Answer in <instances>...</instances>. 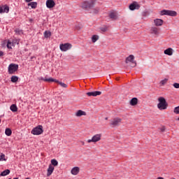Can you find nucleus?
I'll use <instances>...</instances> for the list:
<instances>
[{
	"label": "nucleus",
	"mask_w": 179,
	"mask_h": 179,
	"mask_svg": "<svg viewBox=\"0 0 179 179\" xmlns=\"http://www.w3.org/2000/svg\"><path fill=\"white\" fill-rule=\"evenodd\" d=\"M29 21H30V22H33V19H30Z\"/></svg>",
	"instance_id": "de8ad7c7"
},
{
	"label": "nucleus",
	"mask_w": 179,
	"mask_h": 179,
	"mask_svg": "<svg viewBox=\"0 0 179 179\" xmlns=\"http://www.w3.org/2000/svg\"><path fill=\"white\" fill-rule=\"evenodd\" d=\"M159 103L157 104V107L159 110H167V107H169V103L166 101L164 97H159L158 99Z\"/></svg>",
	"instance_id": "f03ea898"
},
{
	"label": "nucleus",
	"mask_w": 179,
	"mask_h": 179,
	"mask_svg": "<svg viewBox=\"0 0 179 179\" xmlns=\"http://www.w3.org/2000/svg\"><path fill=\"white\" fill-rule=\"evenodd\" d=\"M99 12H100V8H95L94 10H93V13H95V15H97V13H99Z\"/></svg>",
	"instance_id": "72a5a7b5"
},
{
	"label": "nucleus",
	"mask_w": 179,
	"mask_h": 179,
	"mask_svg": "<svg viewBox=\"0 0 179 179\" xmlns=\"http://www.w3.org/2000/svg\"><path fill=\"white\" fill-rule=\"evenodd\" d=\"M18 69H19V64L12 63L8 66V73H9V75H13L15 72H17Z\"/></svg>",
	"instance_id": "7ed1b4c3"
},
{
	"label": "nucleus",
	"mask_w": 179,
	"mask_h": 179,
	"mask_svg": "<svg viewBox=\"0 0 179 179\" xmlns=\"http://www.w3.org/2000/svg\"><path fill=\"white\" fill-rule=\"evenodd\" d=\"M109 17L112 19V20H117V19H118V15H117V13L111 12L109 13Z\"/></svg>",
	"instance_id": "f3484780"
},
{
	"label": "nucleus",
	"mask_w": 179,
	"mask_h": 179,
	"mask_svg": "<svg viewBox=\"0 0 179 179\" xmlns=\"http://www.w3.org/2000/svg\"><path fill=\"white\" fill-rule=\"evenodd\" d=\"M53 172H54V166L50 164L48 169L47 177H50V176H51V174H52Z\"/></svg>",
	"instance_id": "a211bd4d"
},
{
	"label": "nucleus",
	"mask_w": 179,
	"mask_h": 179,
	"mask_svg": "<svg viewBox=\"0 0 179 179\" xmlns=\"http://www.w3.org/2000/svg\"><path fill=\"white\" fill-rule=\"evenodd\" d=\"M154 23L155 26L159 27V26H163V23H164V21L162 19H155L154 20Z\"/></svg>",
	"instance_id": "2eb2a0df"
},
{
	"label": "nucleus",
	"mask_w": 179,
	"mask_h": 179,
	"mask_svg": "<svg viewBox=\"0 0 179 179\" xmlns=\"http://www.w3.org/2000/svg\"><path fill=\"white\" fill-rule=\"evenodd\" d=\"M105 120H108V117H106Z\"/></svg>",
	"instance_id": "09e8293b"
},
{
	"label": "nucleus",
	"mask_w": 179,
	"mask_h": 179,
	"mask_svg": "<svg viewBox=\"0 0 179 179\" xmlns=\"http://www.w3.org/2000/svg\"><path fill=\"white\" fill-rule=\"evenodd\" d=\"M121 122H122V119L120 117H115L110 120V125L112 128H115V127H118Z\"/></svg>",
	"instance_id": "423d86ee"
},
{
	"label": "nucleus",
	"mask_w": 179,
	"mask_h": 179,
	"mask_svg": "<svg viewBox=\"0 0 179 179\" xmlns=\"http://www.w3.org/2000/svg\"><path fill=\"white\" fill-rule=\"evenodd\" d=\"M95 3L96 1L94 0L86 1L81 3L80 7L82 9H85V10H89V9H92L94 6Z\"/></svg>",
	"instance_id": "f257e3e1"
},
{
	"label": "nucleus",
	"mask_w": 179,
	"mask_h": 179,
	"mask_svg": "<svg viewBox=\"0 0 179 179\" xmlns=\"http://www.w3.org/2000/svg\"><path fill=\"white\" fill-rule=\"evenodd\" d=\"M101 31L106 32L107 31V30H108V28H107V27H102L100 28Z\"/></svg>",
	"instance_id": "e433bc0d"
},
{
	"label": "nucleus",
	"mask_w": 179,
	"mask_h": 179,
	"mask_svg": "<svg viewBox=\"0 0 179 179\" xmlns=\"http://www.w3.org/2000/svg\"><path fill=\"white\" fill-rule=\"evenodd\" d=\"M56 83H58V85H59L62 87H64V89H66V87H68V85L60 82L59 80H57V82H56Z\"/></svg>",
	"instance_id": "cd10ccee"
},
{
	"label": "nucleus",
	"mask_w": 179,
	"mask_h": 179,
	"mask_svg": "<svg viewBox=\"0 0 179 179\" xmlns=\"http://www.w3.org/2000/svg\"><path fill=\"white\" fill-rule=\"evenodd\" d=\"M76 117H82V115H86V112H85L82 110H79L76 113Z\"/></svg>",
	"instance_id": "4be33fe9"
},
{
	"label": "nucleus",
	"mask_w": 179,
	"mask_h": 179,
	"mask_svg": "<svg viewBox=\"0 0 179 179\" xmlns=\"http://www.w3.org/2000/svg\"><path fill=\"white\" fill-rule=\"evenodd\" d=\"M8 12L9 6L8 5L0 6V13H8Z\"/></svg>",
	"instance_id": "ddd939ff"
},
{
	"label": "nucleus",
	"mask_w": 179,
	"mask_h": 179,
	"mask_svg": "<svg viewBox=\"0 0 179 179\" xmlns=\"http://www.w3.org/2000/svg\"><path fill=\"white\" fill-rule=\"evenodd\" d=\"M31 132L33 135H41V134L44 132V130L41 125H38L36 127H34Z\"/></svg>",
	"instance_id": "0eeeda50"
},
{
	"label": "nucleus",
	"mask_w": 179,
	"mask_h": 179,
	"mask_svg": "<svg viewBox=\"0 0 179 179\" xmlns=\"http://www.w3.org/2000/svg\"><path fill=\"white\" fill-rule=\"evenodd\" d=\"M33 59H36V56L31 57V61H33Z\"/></svg>",
	"instance_id": "79ce46f5"
},
{
	"label": "nucleus",
	"mask_w": 179,
	"mask_h": 179,
	"mask_svg": "<svg viewBox=\"0 0 179 179\" xmlns=\"http://www.w3.org/2000/svg\"><path fill=\"white\" fill-rule=\"evenodd\" d=\"M10 80L13 83H16V82H17V80H19V77H17L16 76H13L10 78Z\"/></svg>",
	"instance_id": "393cba45"
},
{
	"label": "nucleus",
	"mask_w": 179,
	"mask_h": 179,
	"mask_svg": "<svg viewBox=\"0 0 179 179\" xmlns=\"http://www.w3.org/2000/svg\"><path fill=\"white\" fill-rule=\"evenodd\" d=\"M59 48L61 51L66 52L68 51V50H71V48H72V44L69 43H62L59 45Z\"/></svg>",
	"instance_id": "6e6552de"
},
{
	"label": "nucleus",
	"mask_w": 179,
	"mask_h": 179,
	"mask_svg": "<svg viewBox=\"0 0 179 179\" xmlns=\"http://www.w3.org/2000/svg\"><path fill=\"white\" fill-rule=\"evenodd\" d=\"M164 52L166 55H173V48H169L168 49L165 50Z\"/></svg>",
	"instance_id": "aec40b11"
},
{
	"label": "nucleus",
	"mask_w": 179,
	"mask_h": 179,
	"mask_svg": "<svg viewBox=\"0 0 179 179\" xmlns=\"http://www.w3.org/2000/svg\"><path fill=\"white\" fill-rule=\"evenodd\" d=\"M0 57H3V52L0 50Z\"/></svg>",
	"instance_id": "a19ab883"
},
{
	"label": "nucleus",
	"mask_w": 179,
	"mask_h": 179,
	"mask_svg": "<svg viewBox=\"0 0 179 179\" xmlns=\"http://www.w3.org/2000/svg\"><path fill=\"white\" fill-rule=\"evenodd\" d=\"M80 170V168L78 166L73 167L71 169V174H73V176H78V174H79Z\"/></svg>",
	"instance_id": "dca6fc26"
},
{
	"label": "nucleus",
	"mask_w": 179,
	"mask_h": 179,
	"mask_svg": "<svg viewBox=\"0 0 179 179\" xmlns=\"http://www.w3.org/2000/svg\"><path fill=\"white\" fill-rule=\"evenodd\" d=\"M44 36L45 38H48L49 37H51V31H45L44 32Z\"/></svg>",
	"instance_id": "c756f323"
},
{
	"label": "nucleus",
	"mask_w": 179,
	"mask_h": 179,
	"mask_svg": "<svg viewBox=\"0 0 179 179\" xmlns=\"http://www.w3.org/2000/svg\"><path fill=\"white\" fill-rule=\"evenodd\" d=\"M10 173V170L6 169L5 171H3V172L1 173L0 176L1 177H5V176H8Z\"/></svg>",
	"instance_id": "5701e85b"
},
{
	"label": "nucleus",
	"mask_w": 179,
	"mask_h": 179,
	"mask_svg": "<svg viewBox=\"0 0 179 179\" xmlns=\"http://www.w3.org/2000/svg\"><path fill=\"white\" fill-rule=\"evenodd\" d=\"M0 124H1V119H0Z\"/></svg>",
	"instance_id": "8fccbe9b"
},
{
	"label": "nucleus",
	"mask_w": 179,
	"mask_h": 179,
	"mask_svg": "<svg viewBox=\"0 0 179 179\" xmlns=\"http://www.w3.org/2000/svg\"><path fill=\"white\" fill-rule=\"evenodd\" d=\"M5 134L7 136H10V135H12V129L10 128H6L5 130Z\"/></svg>",
	"instance_id": "bb28decb"
},
{
	"label": "nucleus",
	"mask_w": 179,
	"mask_h": 179,
	"mask_svg": "<svg viewBox=\"0 0 179 179\" xmlns=\"http://www.w3.org/2000/svg\"><path fill=\"white\" fill-rule=\"evenodd\" d=\"M173 113H174L175 114H179V106H177V107H176V108H174Z\"/></svg>",
	"instance_id": "c9c22d12"
},
{
	"label": "nucleus",
	"mask_w": 179,
	"mask_h": 179,
	"mask_svg": "<svg viewBox=\"0 0 179 179\" xmlns=\"http://www.w3.org/2000/svg\"><path fill=\"white\" fill-rule=\"evenodd\" d=\"M138 104V98H132L130 101V106H136Z\"/></svg>",
	"instance_id": "412c9836"
},
{
	"label": "nucleus",
	"mask_w": 179,
	"mask_h": 179,
	"mask_svg": "<svg viewBox=\"0 0 179 179\" xmlns=\"http://www.w3.org/2000/svg\"><path fill=\"white\" fill-rule=\"evenodd\" d=\"M157 179H164L163 177H158Z\"/></svg>",
	"instance_id": "c03bdc74"
},
{
	"label": "nucleus",
	"mask_w": 179,
	"mask_h": 179,
	"mask_svg": "<svg viewBox=\"0 0 179 179\" xmlns=\"http://www.w3.org/2000/svg\"><path fill=\"white\" fill-rule=\"evenodd\" d=\"M139 8H141V6L136 3V2L132 3L129 6L130 10H135V9H139Z\"/></svg>",
	"instance_id": "4468645a"
},
{
	"label": "nucleus",
	"mask_w": 179,
	"mask_h": 179,
	"mask_svg": "<svg viewBox=\"0 0 179 179\" xmlns=\"http://www.w3.org/2000/svg\"><path fill=\"white\" fill-rule=\"evenodd\" d=\"M161 16H177V12L171 10H162L160 11Z\"/></svg>",
	"instance_id": "20e7f679"
},
{
	"label": "nucleus",
	"mask_w": 179,
	"mask_h": 179,
	"mask_svg": "<svg viewBox=\"0 0 179 179\" xmlns=\"http://www.w3.org/2000/svg\"><path fill=\"white\" fill-rule=\"evenodd\" d=\"M166 131V127H163L161 128V132H164Z\"/></svg>",
	"instance_id": "ea45409f"
},
{
	"label": "nucleus",
	"mask_w": 179,
	"mask_h": 179,
	"mask_svg": "<svg viewBox=\"0 0 179 179\" xmlns=\"http://www.w3.org/2000/svg\"><path fill=\"white\" fill-rule=\"evenodd\" d=\"M99 141H101V134H96L94 135L92 139L87 140V143H91V142H99Z\"/></svg>",
	"instance_id": "1a4fd4ad"
},
{
	"label": "nucleus",
	"mask_w": 179,
	"mask_h": 179,
	"mask_svg": "<svg viewBox=\"0 0 179 179\" xmlns=\"http://www.w3.org/2000/svg\"><path fill=\"white\" fill-rule=\"evenodd\" d=\"M33 0H25V2H31Z\"/></svg>",
	"instance_id": "37998d69"
},
{
	"label": "nucleus",
	"mask_w": 179,
	"mask_h": 179,
	"mask_svg": "<svg viewBox=\"0 0 179 179\" xmlns=\"http://www.w3.org/2000/svg\"><path fill=\"white\" fill-rule=\"evenodd\" d=\"M15 33H16L17 34H23V31L21 30V29H15Z\"/></svg>",
	"instance_id": "f704fd0d"
},
{
	"label": "nucleus",
	"mask_w": 179,
	"mask_h": 179,
	"mask_svg": "<svg viewBox=\"0 0 179 179\" xmlns=\"http://www.w3.org/2000/svg\"><path fill=\"white\" fill-rule=\"evenodd\" d=\"M167 82H169V79L165 78V79L161 80L159 84H160L161 86H164V85H166L167 83Z\"/></svg>",
	"instance_id": "7c9ffc66"
},
{
	"label": "nucleus",
	"mask_w": 179,
	"mask_h": 179,
	"mask_svg": "<svg viewBox=\"0 0 179 179\" xmlns=\"http://www.w3.org/2000/svg\"><path fill=\"white\" fill-rule=\"evenodd\" d=\"M101 94V92L100 91H94L91 92H87V95H88L89 97H96V96H100Z\"/></svg>",
	"instance_id": "f8f14e48"
},
{
	"label": "nucleus",
	"mask_w": 179,
	"mask_h": 179,
	"mask_svg": "<svg viewBox=\"0 0 179 179\" xmlns=\"http://www.w3.org/2000/svg\"><path fill=\"white\" fill-rule=\"evenodd\" d=\"M173 86L175 87V89H179V83H173Z\"/></svg>",
	"instance_id": "58836bf2"
},
{
	"label": "nucleus",
	"mask_w": 179,
	"mask_h": 179,
	"mask_svg": "<svg viewBox=\"0 0 179 179\" xmlns=\"http://www.w3.org/2000/svg\"><path fill=\"white\" fill-rule=\"evenodd\" d=\"M125 62L127 64H129V62H130V66L131 68H135V66H136V61H135V56H134V55H130L129 57H127L126 58Z\"/></svg>",
	"instance_id": "39448f33"
},
{
	"label": "nucleus",
	"mask_w": 179,
	"mask_h": 179,
	"mask_svg": "<svg viewBox=\"0 0 179 179\" xmlns=\"http://www.w3.org/2000/svg\"><path fill=\"white\" fill-rule=\"evenodd\" d=\"M28 6H31L32 9H36L37 8V2L29 3Z\"/></svg>",
	"instance_id": "a878e982"
},
{
	"label": "nucleus",
	"mask_w": 179,
	"mask_h": 179,
	"mask_svg": "<svg viewBox=\"0 0 179 179\" xmlns=\"http://www.w3.org/2000/svg\"><path fill=\"white\" fill-rule=\"evenodd\" d=\"M3 160H6L5 159V155L2 154L1 155H0V162H3Z\"/></svg>",
	"instance_id": "4c0bfd02"
},
{
	"label": "nucleus",
	"mask_w": 179,
	"mask_h": 179,
	"mask_svg": "<svg viewBox=\"0 0 179 179\" xmlns=\"http://www.w3.org/2000/svg\"><path fill=\"white\" fill-rule=\"evenodd\" d=\"M51 165L52 166H54V167L58 166V161H57V159H52L51 160Z\"/></svg>",
	"instance_id": "c85d7f7f"
},
{
	"label": "nucleus",
	"mask_w": 179,
	"mask_h": 179,
	"mask_svg": "<svg viewBox=\"0 0 179 179\" xmlns=\"http://www.w3.org/2000/svg\"><path fill=\"white\" fill-rule=\"evenodd\" d=\"M82 143H83V145H85V142L84 141H83Z\"/></svg>",
	"instance_id": "49530a36"
},
{
	"label": "nucleus",
	"mask_w": 179,
	"mask_h": 179,
	"mask_svg": "<svg viewBox=\"0 0 179 179\" xmlns=\"http://www.w3.org/2000/svg\"><path fill=\"white\" fill-rule=\"evenodd\" d=\"M46 6L49 9L54 8V6H55V1H54V0H47Z\"/></svg>",
	"instance_id": "9b49d317"
},
{
	"label": "nucleus",
	"mask_w": 179,
	"mask_h": 179,
	"mask_svg": "<svg viewBox=\"0 0 179 179\" xmlns=\"http://www.w3.org/2000/svg\"><path fill=\"white\" fill-rule=\"evenodd\" d=\"M10 110H11L13 113H16V111H17V106L16 104H12L10 107Z\"/></svg>",
	"instance_id": "b1692460"
},
{
	"label": "nucleus",
	"mask_w": 179,
	"mask_h": 179,
	"mask_svg": "<svg viewBox=\"0 0 179 179\" xmlns=\"http://www.w3.org/2000/svg\"><path fill=\"white\" fill-rule=\"evenodd\" d=\"M13 45V43H12V42L10 41H8L7 43V48H8L9 50H12Z\"/></svg>",
	"instance_id": "473e14b6"
},
{
	"label": "nucleus",
	"mask_w": 179,
	"mask_h": 179,
	"mask_svg": "<svg viewBox=\"0 0 179 179\" xmlns=\"http://www.w3.org/2000/svg\"><path fill=\"white\" fill-rule=\"evenodd\" d=\"M143 16H146V12L143 13Z\"/></svg>",
	"instance_id": "a18cd8bd"
},
{
	"label": "nucleus",
	"mask_w": 179,
	"mask_h": 179,
	"mask_svg": "<svg viewBox=\"0 0 179 179\" xmlns=\"http://www.w3.org/2000/svg\"><path fill=\"white\" fill-rule=\"evenodd\" d=\"M150 34H154V36H159L160 34V28L157 27H151L150 30Z\"/></svg>",
	"instance_id": "9d476101"
},
{
	"label": "nucleus",
	"mask_w": 179,
	"mask_h": 179,
	"mask_svg": "<svg viewBox=\"0 0 179 179\" xmlns=\"http://www.w3.org/2000/svg\"><path fill=\"white\" fill-rule=\"evenodd\" d=\"M99 40V36L98 35H93L92 37V43H96Z\"/></svg>",
	"instance_id": "2f4dec72"
},
{
	"label": "nucleus",
	"mask_w": 179,
	"mask_h": 179,
	"mask_svg": "<svg viewBox=\"0 0 179 179\" xmlns=\"http://www.w3.org/2000/svg\"><path fill=\"white\" fill-rule=\"evenodd\" d=\"M41 80H44V82H55V83H57V82H58V80L54 79L52 78H41Z\"/></svg>",
	"instance_id": "6ab92c4d"
}]
</instances>
